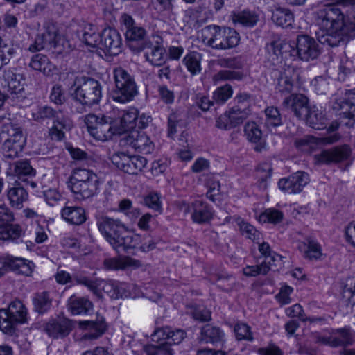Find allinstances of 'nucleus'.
Here are the masks:
<instances>
[{
    "label": "nucleus",
    "mask_w": 355,
    "mask_h": 355,
    "mask_svg": "<svg viewBox=\"0 0 355 355\" xmlns=\"http://www.w3.org/2000/svg\"><path fill=\"white\" fill-rule=\"evenodd\" d=\"M201 341L222 346L225 342V334L218 327L206 324L201 330Z\"/></svg>",
    "instance_id": "23"
},
{
    "label": "nucleus",
    "mask_w": 355,
    "mask_h": 355,
    "mask_svg": "<svg viewBox=\"0 0 355 355\" xmlns=\"http://www.w3.org/2000/svg\"><path fill=\"white\" fill-rule=\"evenodd\" d=\"M305 256L309 259H318L322 256L321 247L316 241L308 240L307 250L305 252Z\"/></svg>",
    "instance_id": "59"
},
{
    "label": "nucleus",
    "mask_w": 355,
    "mask_h": 355,
    "mask_svg": "<svg viewBox=\"0 0 355 355\" xmlns=\"http://www.w3.org/2000/svg\"><path fill=\"white\" fill-rule=\"evenodd\" d=\"M264 124L267 128H276L282 125V118L277 107L270 106L265 109Z\"/></svg>",
    "instance_id": "40"
},
{
    "label": "nucleus",
    "mask_w": 355,
    "mask_h": 355,
    "mask_svg": "<svg viewBox=\"0 0 355 355\" xmlns=\"http://www.w3.org/2000/svg\"><path fill=\"white\" fill-rule=\"evenodd\" d=\"M216 126L220 129L228 130L232 128H236V125L233 121L232 117L226 111L223 114L220 115L216 120Z\"/></svg>",
    "instance_id": "63"
},
{
    "label": "nucleus",
    "mask_w": 355,
    "mask_h": 355,
    "mask_svg": "<svg viewBox=\"0 0 355 355\" xmlns=\"http://www.w3.org/2000/svg\"><path fill=\"white\" fill-rule=\"evenodd\" d=\"M3 78L7 83V86L11 93H19L23 90L22 77L20 74L15 73L10 70L5 71Z\"/></svg>",
    "instance_id": "37"
},
{
    "label": "nucleus",
    "mask_w": 355,
    "mask_h": 355,
    "mask_svg": "<svg viewBox=\"0 0 355 355\" xmlns=\"http://www.w3.org/2000/svg\"><path fill=\"white\" fill-rule=\"evenodd\" d=\"M351 155V148L348 145L336 146L328 150H324L320 153L315 155V159L320 164H336L349 159Z\"/></svg>",
    "instance_id": "15"
},
{
    "label": "nucleus",
    "mask_w": 355,
    "mask_h": 355,
    "mask_svg": "<svg viewBox=\"0 0 355 355\" xmlns=\"http://www.w3.org/2000/svg\"><path fill=\"white\" fill-rule=\"evenodd\" d=\"M82 40L86 45L100 49L101 34L96 33L95 30L90 26L89 31H85L83 33Z\"/></svg>",
    "instance_id": "50"
},
{
    "label": "nucleus",
    "mask_w": 355,
    "mask_h": 355,
    "mask_svg": "<svg viewBox=\"0 0 355 355\" xmlns=\"http://www.w3.org/2000/svg\"><path fill=\"white\" fill-rule=\"evenodd\" d=\"M309 176L303 171H297L278 182L279 188L288 193H298L309 183Z\"/></svg>",
    "instance_id": "17"
},
{
    "label": "nucleus",
    "mask_w": 355,
    "mask_h": 355,
    "mask_svg": "<svg viewBox=\"0 0 355 355\" xmlns=\"http://www.w3.org/2000/svg\"><path fill=\"white\" fill-rule=\"evenodd\" d=\"M121 37L116 29L108 28L103 31L100 49L110 55H116L121 52Z\"/></svg>",
    "instance_id": "16"
},
{
    "label": "nucleus",
    "mask_w": 355,
    "mask_h": 355,
    "mask_svg": "<svg viewBox=\"0 0 355 355\" xmlns=\"http://www.w3.org/2000/svg\"><path fill=\"white\" fill-rule=\"evenodd\" d=\"M236 338L238 340H253L250 327L245 323H238L234 327Z\"/></svg>",
    "instance_id": "56"
},
{
    "label": "nucleus",
    "mask_w": 355,
    "mask_h": 355,
    "mask_svg": "<svg viewBox=\"0 0 355 355\" xmlns=\"http://www.w3.org/2000/svg\"><path fill=\"white\" fill-rule=\"evenodd\" d=\"M150 48V51L145 53L146 60L154 66H162L166 60L164 48L158 45Z\"/></svg>",
    "instance_id": "35"
},
{
    "label": "nucleus",
    "mask_w": 355,
    "mask_h": 355,
    "mask_svg": "<svg viewBox=\"0 0 355 355\" xmlns=\"http://www.w3.org/2000/svg\"><path fill=\"white\" fill-rule=\"evenodd\" d=\"M104 266L107 269L123 270L129 267L139 268L141 264L139 260L130 257H123L121 258L106 259L104 261Z\"/></svg>",
    "instance_id": "27"
},
{
    "label": "nucleus",
    "mask_w": 355,
    "mask_h": 355,
    "mask_svg": "<svg viewBox=\"0 0 355 355\" xmlns=\"http://www.w3.org/2000/svg\"><path fill=\"white\" fill-rule=\"evenodd\" d=\"M27 310L18 300L12 301L8 310L0 309V329L6 334H11L14 326L26 322Z\"/></svg>",
    "instance_id": "10"
},
{
    "label": "nucleus",
    "mask_w": 355,
    "mask_h": 355,
    "mask_svg": "<svg viewBox=\"0 0 355 355\" xmlns=\"http://www.w3.org/2000/svg\"><path fill=\"white\" fill-rule=\"evenodd\" d=\"M171 345L169 341L159 345H147L143 347V352L146 355H173Z\"/></svg>",
    "instance_id": "42"
},
{
    "label": "nucleus",
    "mask_w": 355,
    "mask_h": 355,
    "mask_svg": "<svg viewBox=\"0 0 355 355\" xmlns=\"http://www.w3.org/2000/svg\"><path fill=\"white\" fill-rule=\"evenodd\" d=\"M308 103L309 100L304 95L298 94L286 97L282 105L287 108H290L297 117L302 118L306 116L309 110Z\"/></svg>",
    "instance_id": "20"
},
{
    "label": "nucleus",
    "mask_w": 355,
    "mask_h": 355,
    "mask_svg": "<svg viewBox=\"0 0 355 355\" xmlns=\"http://www.w3.org/2000/svg\"><path fill=\"white\" fill-rule=\"evenodd\" d=\"M201 55L196 51L189 53L183 59V62L192 75H196L201 71Z\"/></svg>",
    "instance_id": "39"
},
{
    "label": "nucleus",
    "mask_w": 355,
    "mask_h": 355,
    "mask_svg": "<svg viewBox=\"0 0 355 355\" xmlns=\"http://www.w3.org/2000/svg\"><path fill=\"white\" fill-rule=\"evenodd\" d=\"M181 210L185 214L192 211L193 220L197 223H204L209 221L212 217V212L208 205L200 200H196L191 205L183 203Z\"/></svg>",
    "instance_id": "18"
},
{
    "label": "nucleus",
    "mask_w": 355,
    "mask_h": 355,
    "mask_svg": "<svg viewBox=\"0 0 355 355\" xmlns=\"http://www.w3.org/2000/svg\"><path fill=\"white\" fill-rule=\"evenodd\" d=\"M67 44V42L62 35L55 31H46L44 33L38 34L28 49L29 51L34 53L44 49H54L58 52L61 53L65 51Z\"/></svg>",
    "instance_id": "11"
},
{
    "label": "nucleus",
    "mask_w": 355,
    "mask_h": 355,
    "mask_svg": "<svg viewBox=\"0 0 355 355\" xmlns=\"http://www.w3.org/2000/svg\"><path fill=\"white\" fill-rule=\"evenodd\" d=\"M62 218L68 223L80 225L86 220L85 209L81 207H64L61 210Z\"/></svg>",
    "instance_id": "24"
},
{
    "label": "nucleus",
    "mask_w": 355,
    "mask_h": 355,
    "mask_svg": "<svg viewBox=\"0 0 355 355\" xmlns=\"http://www.w3.org/2000/svg\"><path fill=\"white\" fill-rule=\"evenodd\" d=\"M98 284V288L100 291H103L110 297L112 299H117V295H115L116 291V282H105L103 280H96Z\"/></svg>",
    "instance_id": "62"
},
{
    "label": "nucleus",
    "mask_w": 355,
    "mask_h": 355,
    "mask_svg": "<svg viewBox=\"0 0 355 355\" xmlns=\"http://www.w3.org/2000/svg\"><path fill=\"white\" fill-rule=\"evenodd\" d=\"M233 94V89L230 85L218 87L214 93V99L219 104L225 103Z\"/></svg>",
    "instance_id": "54"
},
{
    "label": "nucleus",
    "mask_w": 355,
    "mask_h": 355,
    "mask_svg": "<svg viewBox=\"0 0 355 355\" xmlns=\"http://www.w3.org/2000/svg\"><path fill=\"white\" fill-rule=\"evenodd\" d=\"M67 183L69 188L78 199H88L96 195L99 191V178L89 169H74Z\"/></svg>",
    "instance_id": "5"
},
{
    "label": "nucleus",
    "mask_w": 355,
    "mask_h": 355,
    "mask_svg": "<svg viewBox=\"0 0 355 355\" xmlns=\"http://www.w3.org/2000/svg\"><path fill=\"white\" fill-rule=\"evenodd\" d=\"M259 251L264 257L262 263H266L270 267L277 259L279 256L275 252H272L270 247L268 243L263 242L259 245Z\"/></svg>",
    "instance_id": "52"
},
{
    "label": "nucleus",
    "mask_w": 355,
    "mask_h": 355,
    "mask_svg": "<svg viewBox=\"0 0 355 355\" xmlns=\"http://www.w3.org/2000/svg\"><path fill=\"white\" fill-rule=\"evenodd\" d=\"M127 143L139 153L150 154L154 144L144 132L132 130L125 138Z\"/></svg>",
    "instance_id": "19"
},
{
    "label": "nucleus",
    "mask_w": 355,
    "mask_h": 355,
    "mask_svg": "<svg viewBox=\"0 0 355 355\" xmlns=\"http://www.w3.org/2000/svg\"><path fill=\"white\" fill-rule=\"evenodd\" d=\"M333 336V347H345L352 344V338L349 329L347 328L338 329L331 333Z\"/></svg>",
    "instance_id": "41"
},
{
    "label": "nucleus",
    "mask_w": 355,
    "mask_h": 355,
    "mask_svg": "<svg viewBox=\"0 0 355 355\" xmlns=\"http://www.w3.org/2000/svg\"><path fill=\"white\" fill-rule=\"evenodd\" d=\"M138 115L139 112L135 107H130L123 111L120 119V126L116 127L118 130H121L120 135L133 129L136 126Z\"/></svg>",
    "instance_id": "31"
},
{
    "label": "nucleus",
    "mask_w": 355,
    "mask_h": 355,
    "mask_svg": "<svg viewBox=\"0 0 355 355\" xmlns=\"http://www.w3.org/2000/svg\"><path fill=\"white\" fill-rule=\"evenodd\" d=\"M24 146L6 140L2 146V153L6 158L13 159L18 156Z\"/></svg>",
    "instance_id": "49"
},
{
    "label": "nucleus",
    "mask_w": 355,
    "mask_h": 355,
    "mask_svg": "<svg viewBox=\"0 0 355 355\" xmlns=\"http://www.w3.org/2000/svg\"><path fill=\"white\" fill-rule=\"evenodd\" d=\"M7 196L12 207L21 209L23 203L28 200V193L21 187H13L8 189Z\"/></svg>",
    "instance_id": "32"
},
{
    "label": "nucleus",
    "mask_w": 355,
    "mask_h": 355,
    "mask_svg": "<svg viewBox=\"0 0 355 355\" xmlns=\"http://www.w3.org/2000/svg\"><path fill=\"white\" fill-rule=\"evenodd\" d=\"M44 329L49 336L59 338L67 336L71 329V326L70 321L67 320H52L44 324Z\"/></svg>",
    "instance_id": "22"
},
{
    "label": "nucleus",
    "mask_w": 355,
    "mask_h": 355,
    "mask_svg": "<svg viewBox=\"0 0 355 355\" xmlns=\"http://www.w3.org/2000/svg\"><path fill=\"white\" fill-rule=\"evenodd\" d=\"M68 306L73 315L87 314L93 309V303L85 297L71 296L69 300Z\"/></svg>",
    "instance_id": "26"
},
{
    "label": "nucleus",
    "mask_w": 355,
    "mask_h": 355,
    "mask_svg": "<svg viewBox=\"0 0 355 355\" xmlns=\"http://www.w3.org/2000/svg\"><path fill=\"white\" fill-rule=\"evenodd\" d=\"M16 53V46L14 44H8L7 41L0 36V69L9 63Z\"/></svg>",
    "instance_id": "36"
},
{
    "label": "nucleus",
    "mask_w": 355,
    "mask_h": 355,
    "mask_svg": "<svg viewBox=\"0 0 355 355\" xmlns=\"http://www.w3.org/2000/svg\"><path fill=\"white\" fill-rule=\"evenodd\" d=\"M340 109L341 110L339 115L340 118L349 119L355 121V105L352 103L343 101H341L340 105Z\"/></svg>",
    "instance_id": "60"
},
{
    "label": "nucleus",
    "mask_w": 355,
    "mask_h": 355,
    "mask_svg": "<svg viewBox=\"0 0 355 355\" xmlns=\"http://www.w3.org/2000/svg\"><path fill=\"white\" fill-rule=\"evenodd\" d=\"M271 20L277 26L287 28L294 21V16L287 8L275 7L272 11Z\"/></svg>",
    "instance_id": "28"
},
{
    "label": "nucleus",
    "mask_w": 355,
    "mask_h": 355,
    "mask_svg": "<svg viewBox=\"0 0 355 355\" xmlns=\"http://www.w3.org/2000/svg\"><path fill=\"white\" fill-rule=\"evenodd\" d=\"M7 132L8 138L6 140L24 146L26 138L24 136L22 130L20 127L10 124L8 126Z\"/></svg>",
    "instance_id": "51"
},
{
    "label": "nucleus",
    "mask_w": 355,
    "mask_h": 355,
    "mask_svg": "<svg viewBox=\"0 0 355 355\" xmlns=\"http://www.w3.org/2000/svg\"><path fill=\"white\" fill-rule=\"evenodd\" d=\"M243 73L241 71L231 70H220L214 76L213 80L216 83L227 80H241Z\"/></svg>",
    "instance_id": "48"
},
{
    "label": "nucleus",
    "mask_w": 355,
    "mask_h": 355,
    "mask_svg": "<svg viewBox=\"0 0 355 355\" xmlns=\"http://www.w3.org/2000/svg\"><path fill=\"white\" fill-rule=\"evenodd\" d=\"M13 171L15 175L19 177L23 175H33L35 171L28 160H20L13 164Z\"/></svg>",
    "instance_id": "53"
},
{
    "label": "nucleus",
    "mask_w": 355,
    "mask_h": 355,
    "mask_svg": "<svg viewBox=\"0 0 355 355\" xmlns=\"http://www.w3.org/2000/svg\"><path fill=\"white\" fill-rule=\"evenodd\" d=\"M287 46L288 44L281 40L272 41L266 46V65L272 70L282 69L275 86L276 92L282 95L290 94L300 77V69L286 64L283 60L282 50Z\"/></svg>",
    "instance_id": "2"
},
{
    "label": "nucleus",
    "mask_w": 355,
    "mask_h": 355,
    "mask_svg": "<svg viewBox=\"0 0 355 355\" xmlns=\"http://www.w3.org/2000/svg\"><path fill=\"white\" fill-rule=\"evenodd\" d=\"M72 94L73 98L83 105L91 107L98 104L102 98V86L96 80L83 77Z\"/></svg>",
    "instance_id": "8"
},
{
    "label": "nucleus",
    "mask_w": 355,
    "mask_h": 355,
    "mask_svg": "<svg viewBox=\"0 0 355 355\" xmlns=\"http://www.w3.org/2000/svg\"><path fill=\"white\" fill-rule=\"evenodd\" d=\"M84 121L89 134L96 140L105 141L110 139L114 135H120L121 130L112 123L110 118L105 116L100 117L89 114L85 116Z\"/></svg>",
    "instance_id": "9"
},
{
    "label": "nucleus",
    "mask_w": 355,
    "mask_h": 355,
    "mask_svg": "<svg viewBox=\"0 0 355 355\" xmlns=\"http://www.w3.org/2000/svg\"><path fill=\"white\" fill-rule=\"evenodd\" d=\"M234 20L245 26H254L259 21V16L254 12L244 10L235 15Z\"/></svg>",
    "instance_id": "47"
},
{
    "label": "nucleus",
    "mask_w": 355,
    "mask_h": 355,
    "mask_svg": "<svg viewBox=\"0 0 355 355\" xmlns=\"http://www.w3.org/2000/svg\"><path fill=\"white\" fill-rule=\"evenodd\" d=\"M29 66L46 75H49L55 68L46 55L40 53L32 57Z\"/></svg>",
    "instance_id": "33"
},
{
    "label": "nucleus",
    "mask_w": 355,
    "mask_h": 355,
    "mask_svg": "<svg viewBox=\"0 0 355 355\" xmlns=\"http://www.w3.org/2000/svg\"><path fill=\"white\" fill-rule=\"evenodd\" d=\"M121 21L124 26L128 45L133 53H140L152 46V42L148 39V31L144 27L137 24L130 15H122Z\"/></svg>",
    "instance_id": "6"
},
{
    "label": "nucleus",
    "mask_w": 355,
    "mask_h": 355,
    "mask_svg": "<svg viewBox=\"0 0 355 355\" xmlns=\"http://www.w3.org/2000/svg\"><path fill=\"white\" fill-rule=\"evenodd\" d=\"M44 197L46 203L52 207L60 205L64 200L62 195L55 189H49L44 191Z\"/></svg>",
    "instance_id": "58"
},
{
    "label": "nucleus",
    "mask_w": 355,
    "mask_h": 355,
    "mask_svg": "<svg viewBox=\"0 0 355 355\" xmlns=\"http://www.w3.org/2000/svg\"><path fill=\"white\" fill-rule=\"evenodd\" d=\"M144 204L150 209L159 211L162 209L159 196L156 192H150L144 198Z\"/></svg>",
    "instance_id": "64"
},
{
    "label": "nucleus",
    "mask_w": 355,
    "mask_h": 355,
    "mask_svg": "<svg viewBox=\"0 0 355 355\" xmlns=\"http://www.w3.org/2000/svg\"><path fill=\"white\" fill-rule=\"evenodd\" d=\"M218 64L224 68L240 69L243 67V62L240 57H233L218 60Z\"/></svg>",
    "instance_id": "61"
},
{
    "label": "nucleus",
    "mask_w": 355,
    "mask_h": 355,
    "mask_svg": "<svg viewBox=\"0 0 355 355\" xmlns=\"http://www.w3.org/2000/svg\"><path fill=\"white\" fill-rule=\"evenodd\" d=\"M111 159L119 170L131 175L137 174L147 164V159L144 157L128 156L123 153H115Z\"/></svg>",
    "instance_id": "13"
},
{
    "label": "nucleus",
    "mask_w": 355,
    "mask_h": 355,
    "mask_svg": "<svg viewBox=\"0 0 355 355\" xmlns=\"http://www.w3.org/2000/svg\"><path fill=\"white\" fill-rule=\"evenodd\" d=\"M307 124L313 129L322 130L327 126V118L321 110L316 107L309 109L306 116Z\"/></svg>",
    "instance_id": "30"
},
{
    "label": "nucleus",
    "mask_w": 355,
    "mask_h": 355,
    "mask_svg": "<svg viewBox=\"0 0 355 355\" xmlns=\"http://www.w3.org/2000/svg\"><path fill=\"white\" fill-rule=\"evenodd\" d=\"M98 230L118 253L135 248L139 243L138 235L129 232L119 220L101 216L97 220Z\"/></svg>",
    "instance_id": "3"
},
{
    "label": "nucleus",
    "mask_w": 355,
    "mask_h": 355,
    "mask_svg": "<svg viewBox=\"0 0 355 355\" xmlns=\"http://www.w3.org/2000/svg\"><path fill=\"white\" fill-rule=\"evenodd\" d=\"M296 50L298 58L303 61H310L320 53L316 40L308 35H300L296 39Z\"/></svg>",
    "instance_id": "14"
},
{
    "label": "nucleus",
    "mask_w": 355,
    "mask_h": 355,
    "mask_svg": "<svg viewBox=\"0 0 355 355\" xmlns=\"http://www.w3.org/2000/svg\"><path fill=\"white\" fill-rule=\"evenodd\" d=\"M202 42L216 50H227L236 46L240 41L239 34L227 26L209 25L202 30Z\"/></svg>",
    "instance_id": "4"
},
{
    "label": "nucleus",
    "mask_w": 355,
    "mask_h": 355,
    "mask_svg": "<svg viewBox=\"0 0 355 355\" xmlns=\"http://www.w3.org/2000/svg\"><path fill=\"white\" fill-rule=\"evenodd\" d=\"M270 270L269 265L261 262L260 265L247 266L243 268V274L248 277H256L259 275H266Z\"/></svg>",
    "instance_id": "55"
},
{
    "label": "nucleus",
    "mask_w": 355,
    "mask_h": 355,
    "mask_svg": "<svg viewBox=\"0 0 355 355\" xmlns=\"http://www.w3.org/2000/svg\"><path fill=\"white\" fill-rule=\"evenodd\" d=\"M72 279H73L77 284H81L85 286L88 289H89L94 295H95L98 298L101 299L103 297L102 292L100 291V289L98 288V284L96 280L94 281L88 277L81 275V274H74L72 277Z\"/></svg>",
    "instance_id": "43"
},
{
    "label": "nucleus",
    "mask_w": 355,
    "mask_h": 355,
    "mask_svg": "<svg viewBox=\"0 0 355 355\" xmlns=\"http://www.w3.org/2000/svg\"><path fill=\"white\" fill-rule=\"evenodd\" d=\"M227 112L231 116L233 123H234L236 126L243 123L244 120H245L250 114V108L246 107H241L239 105H235Z\"/></svg>",
    "instance_id": "44"
},
{
    "label": "nucleus",
    "mask_w": 355,
    "mask_h": 355,
    "mask_svg": "<svg viewBox=\"0 0 355 355\" xmlns=\"http://www.w3.org/2000/svg\"><path fill=\"white\" fill-rule=\"evenodd\" d=\"M315 16V24L318 28L315 35L322 44L338 46L345 43L355 31V24L349 22L336 6H326L318 10Z\"/></svg>",
    "instance_id": "1"
},
{
    "label": "nucleus",
    "mask_w": 355,
    "mask_h": 355,
    "mask_svg": "<svg viewBox=\"0 0 355 355\" xmlns=\"http://www.w3.org/2000/svg\"><path fill=\"white\" fill-rule=\"evenodd\" d=\"M115 88L112 98L115 102L125 103L132 101L138 94L134 77L122 67L113 71Z\"/></svg>",
    "instance_id": "7"
},
{
    "label": "nucleus",
    "mask_w": 355,
    "mask_h": 355,
    "mask_svg": "<svg viewBox=\"0 0 355 355\" xmlns=\"http://www.w3.org/2000/svg\"><path fill=\"white\" fill-rule=\"evenodd\" d=\"M283 218V212L274 208L266 209L259 216L260 221L273 224L281 223Z\"/></svg>",
    "instance_id": "45"
},
{
    "label": "nucleus",
    "mask_w": 355,
    "mask_h": 355,
    "mask_svg": "<svg viewBox=\"0 0 355 355\" xmlns=\"http://www.w3.org/2000/svg\"><path fill=\"white\" fill-rule=\"evenodd\" d=\"M62 116L60 110L55 111L49 106L40 107L37 111L33 114L34 120L40 121L46 119H57L58 116Z\"/></svg>",
    "instance_id": "46"
},
{
    "label": "nucleus",
    "mask_w": 355,
    "mask_h": 355,
    "mask_svg": "<svg viewBox=\"0 0 355 355\" xmlns=\"http://www.w3.org/2000/svg\"><path fill=\"white\" fill-rule=\"evenodd\" d=\"M81 325L89 332L85 334V338L88 339H96L101 336L106 329V324L103 318L94 320H86L81 322Z\"/></svg>",
    "instance_id": "29"
},
{
    "label": "nucleus",
    "mask_w": 355,
    "mask_h": 355,
    "mask_svg": "<svg viewBox=\"0 0 355 355\" xmlns=\"http://www.w3.org/2000/svg\"><path fill=\"white\" fill-rule=\"evenodd\" d=\"M34 310L39 313H44L50 309L52 304V298L49 293L43 291L35 294L33 299Z\"/></svg>",
    "instance_id": "34"
},
{
    "label": "nucleus",
    "mask_w": 355,
    "mask_h": 355,
    "mask_svg": "<svg viewBox=\"0 0 355 355\" xmlns=\"http://www.w3.org/2000/svg\"><path fill=\"white\" fill-rule=\"evenodd\" d=\"M12 211L4 204L0 205V239L15 241L22 234L19 225L10 224L14 220Z\"/></svg>",
    "instance_id": "12"
},
{
    "label": "nucleus",
    "mask_w": 355,
    "mask_h": 355,
    "mask_svg": "<svg viewBox=\"0 0 355 355\" xmlns=\"http://www.w3.org/2000/svg\"><path fill=\"white\" fill-rule=\"evenodd\" d=\"M238 225L243 235L252 241L259 239L261 234L254 226L243 220L239 221Z\"/></svg>",
    "instance_id": "57"
},
{
    "label": "nucleus",
    "mask_w": 355,
    "mask_h": 355,
    "mask_svg": "<svg viewBox=\"0 0 355 355\" xmlns=\"http://www.w3.org/2000/svg\"><path fill=\"white\" fill-rule=\"evenodd\" d=\"M244 132L250 141L257 144L254 148L256 151L261 152L266 149V143L261 140L262 132L256 123L248 122L245 125Z\"/></svg>",
    "instance_id": "25"
},
{
    "label": "nucleus",
    "mask_w": 355,
    "mask_h": 355,
    "mask_svg": "<svg viewBox=\"0 0 355 355\" xmlns=\"http://www.w3.org/2000/svg\"><path fill=\"white\" fill-rule=\"evenodd\" d=\"M73 127L72 121L67 116H58L53 120V124L49 130V136L52 140L62 141L65 138V132Z\"/></svg>",
    "instance_id": "21"
},
{
    "label": "nucleus",
    "mask_w": 355,
    "mask_h": 355,
    "mask_svg": "<svg viewBox=\"0 0 355 355\" xmlns=\"http://www.w3.org/2000/svg\"><path fill=\"white\" fill-rule=\"evenodd\" d=\"M11 270L17 272L19 274L29 276L31 275L34 263L21 257H15L12 256Z\"/></svg>",
    "instance_id": "38"
}]
</instances>
